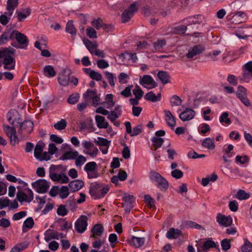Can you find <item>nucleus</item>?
<instances>
[{"instance_id":"nucleus-1","label":"nucleus","mask_w":252,"mask_h":252,"mask_svg":"<svg viewBox=\"0 0 252 252\" xmlns=\"http://www.w3.org/2000/svg\"><path fill=\"white\" fill-rule=\"evenodd\" d=\"M15 50L11 48H1L0 58H3V67L5 69L12 70L15 68V61L11 55L15 53Z\"/></svg>"},{"instance_id":"nucleus-2","label":"nucleus","mask_w":252,"mask_h":252,"mask_svg":"<svg viewBox=\"0 0 252 252\" xmlns=\"http://www.w3.org/2000/svg\"><path fill=\"white\" fill-rule=\"evenodd\" d=\"M149 178L151 182L157 186L160 190L165 191L168 189V181L159 173L151 171L149 173Z\"/></svg>"},{"instance_id":"nucleus-3","label":"nucleus","mask_w":252,"mask_h":252,"mask_svg":"<svg viewBox=\"0 0 252 252\" xmlns=\"http://www.w3.org/2000/svg\"><path fill=\"white\" fill-rule=\"evenodd\" d=\"M109 190L107 185L100 184H92L90 185L89 193L95 199L104 196Z\"/></svg>"},{"instance_id":"nucleus-4","label":"nucleus","mask_w":252,"mask_h":252,"mask_svg":"<svg viewBox=\"0 0 252 252\" xmlns=\"http://www.w3.org/2000/svg\"><path fill=\"white\" fill-rule=\"evenodd\" d=\"M60 165H51L49 168V177L53 181L61 184H65L69 182L68 177L64 173L57 174L56 171Z\"/></svg>"},{"instance_id":"nucleus-5","label":"nucleus","mask_w":252,"mask_h":252,"mask_svg":"<svg viewBox=\"0 0 252 252\" xmlns=\"http://www.w3.org/2000/svg\"><path fill=\"white\" fill-rule=\"evenodd\" d=\"M84 171L87 173L89 179H96L99 176L97 171V164L95 161L87 162L84 167Z\"/></svg>"},{"instance_id":"nucleus-6","label":"nucleus","mask_w":252,"mask_h":252,"mask_svg":"<svg viewBox=\"0 0 252 252\" xmlns=\"http://www.w3.org/2000/svg\"><path fill=\"white\" fill-rule=\"evenodd\" d=\"M44 147L45 144L40 141H39L35 146L34 150V156L39 161H47L50 159L49 154L47 152H43Z\"/></svg>"},{"instance_id":"nucleus-7","label":"nucleus","mask_w":252,"mask_h":252,"mask_svg":"<svg viewBox=\"0 0 252 252\" xmlns=\"http://www.w3.org/2000/svg\"><path fill=\"white\" fill-rule=\"evenodd\" d=\"M82 145L85 149L83 151L84 154L89 155L92 158L96 157L98 155V150L92 142L83 140Z\"/></svg>"},{"instance_id":"nucleus-8","label":"nucleus","mask_w":252,"mask_h":252,"mask_svg":"<svg viewBox=\"0 0 252 252\" xmlns=\"http://www.w3.org/2000/svg\"><path fill=\"white\" fill-rule=\"evenodd\" d=\"M122 113L121 106L119 105H117L114 110L111 111L110 113L109 112L107 118L114 125L116 126H119L120 124L118 121H116V120L121 116Z\"/></svg>"},{"instance_id":"nucleus-9","label":"nucleus","mask_w":252,"mask_h":252,"mask_svg":"<svg viewBox=\"0 0 252 252\" xmlns=\"http://www.w3.org/2000/svg\"><path fill=\"white\" fill-rule=\"evenodd\" d=\"M88 220V217L85 215L81 216L77 220L75 223V228L78 233H82L87 229Z\"/></svg>"},{"instance_id":"nucleus-10","label":"nucleus","mask_w":252,"mask_h":252,"mask_svg":"<svg viewBox=\"0 0 252 252\" xmlns=\"http://www.w3.org/2000/svg\"><path fill=\"white\" fill-rule=\"evenodd\" d=\"M32 186L39 193L46 192L49 188V183L44 179H39L32 183Z\"/></svg>"},{"instance_id":"nucleus-11","label":"nucleus","mask_w":252,"mask_h":252,"mask_svg":"<svg viewBox=\"0 0 252 252\" xmlns=\"http://www.w3.org/2000/svg\"><path fill=\"white\" fill-rule=\"evenodd\" d=\"M3 128L7 136L10 138L11 144L15 145L18 144L19 141L16 136L15 129L5 125H3Z\"/></svg>"},{"instance_id":"nucleus-12","label":"nucleus","mask_w":252,"mask_h":252,"mask_svg":"<svg viewBox=\"0 0 252 252\" xmlns=\"http://www.w3.org/2000/svg\"><path fill=\"white\" fill-rule=\"evenodd\" d=\"M139 83L148 89H152L157 86L152 77L149 75H145L140 78Z\"/></svg>"},{"instance_id":"nucleus-13","label":"nucleus","mask_w":252,"mask_h":252,"mask_svg":"<svg viewBox=\"0 0 252 252\" xmlns=\"http://www.w3.org/2000/svg\"><path fill=\"white\" fill-rule=\"evenodd\" d=\"M236 96L246 106H249L251 103L247 96V90L242 86H239L236 92Z\"/></svg>"},{"instance_id":"nucleus-14","label":"nucleus","mask_w":252,"mask_h":252,"mask_svg":"<svg viewBox=\"0 0 252 252\" xmlns=\"http://www.w3.org/2000/svg\"><path fill=\"white\" fill-rule=\"evenodd\" d=\"M70 74L65 69L61 71L58 77V83L62 87L67 86L70 83Z\"/></svg>"},{"instance_id":"nucleus-15","label":"nucleus","mask_w":252,"mask_h":252,"mask_svg":"<svg viewBox=\"0 0 252 252\" xmlns=\"http://www.w3.org/2000/svg\"><path fill=\"white\" fill-rule=\"evenodd\" d=\"M233 149L234 146L232 144L225 145L223 146L222 159L225 163H229L230 160L229 159L235 155Z\"/></svg>"},{"instance_id":"nucleus-16","label":"nucleus","mask_w":252,"mask_h":252,"mask_svg":"<svg viewBox=\"0 0 252 252\" xmlns=\"http://www.w3.org/2000/svg\"><path fill=\"white\" fill-rule=\"evenodd\" d=\"M216 221L220 225L225 227L230 226L233 222L232 219L230 216H226L220 213L217 214Z\"/></svg>"},{"instance_id":"nucleus-17","label":"nucleus","mask_w":252,"mask_h":252,"mask_svg":"<svg viewBox=\"0 0 252 252\" xmlns=\"http://www.w3.org/2000/svg\"><path fill=\"white\" fill-rule=\"evenodd\" d=\"M137 6L135 3L131 4L122 14L123 22L124 23L128 22L133 16L134 12L137 11Z\"/></svg>"},{"instance_id":"nucleus-18","label":"nucleus","mask_w":252,"mask_h":252,"mask_svg":"<svg viewBox=\"0 0 252 252\" xmlns=\"http://www.w3.org/2000/svg\"><path fill=\"white\" fill-rule=\"evenodd\" d=\"M196 112L190 108H186L185 110L179 114L180 119L183 122L189 121L193 119L195 116Z\"/></svg>"},{"instance_id":"nucleus-19","label":"nucleus","mask_w":252,"mask_h":252,"mask_svg":"<svg viewBox=\"0 0 252 252\" xmlns=\"http://www.w3.org/2000/svg\"><path fill=\"white\" fill-rule=\"evenodd\" d=\"M204 50V47L201 45H197L190 48L186 57L189 59H191L193 57L199 55Z\"/></svg>"},{"instance_id":"nucleus-20","label":"nucleus","mask_w":252,"mask_h":252,"mask_svg":"<svg viewBox=\"0 0 252 252\" xmlns=\"http://www.w3.org/2000/svg\"><path fill=\"white\" fill-rule=\"evenodd\" d=\"M125 125L127 133L129 134L131 136L137 135L142 132V126L140 125L133 127L132 130L131 127V124L129 122H126Z\"/></svg>"},{"instance_id":"nucleus-21","label":"nucleus","mask_w":252,"mask_h":252,"mask_svg":"<svg viewBox=\"0 0 252 252\" xmlns=\"http://www.w3.org/2000/svg\"><path fill=\"white\" fill-rule=\"evenodd\" d=\"M123 200L125 202L123 204V207L126 212L129 213L133 207L132 203L134 200V196L125 194L123 197Z\"/></svg>"},{"instance_id":"nucleus-22","label":"nucleus","mask_w":252,"mask_h":252,"mask_svg":"<svg viewBox=\"0 0 252 252\" xmlns=\"http://www.w3.org/2000/svg\"><path fill=\"white\" fill-rule=\"evenodd\" d=\"M12 35L16 39L19 44L25 46L28 45L29 40L26 36L24 34L21 33L18 31H13L12 33Z\"/></svg>"},{"instance_id":"nucleus-23","label":"nucleus","mask_w":252,"mask_h":252,"mask_svg":"<svg viewBox=\"0 0 252 252\" xmlns=\"http://www.w3.org/2000/svg\"><path fill=\"white\" fill-rule=\"evenodd\" d=\"M19 0H7L5 14L12 16L15 9L18 5Z\"/></svg>"},{"instance_id":"nucleus-24","label":"nucleus","mask_w":252,"mask_h":252,"mask_svg":"<svg viewBox=\"0 0 252 252\" xmlns=\"http://www.w3.org/2000/svg\"><path fill=\"white\" fill-rule=\"evenodd\" d=\"M145 242V238L133 236L129 240V244L130 246H133L135 248H139L144 244Z\"/></svg>"},{"instance_id":"nucleus-25","label":"nucleus","mask_w":252,"mask_h":252,"mask_svg":"<svg viewBox=\"0 0 252 252\" xmlns=\"http://www.w3.org/2000/svg\"><path fill=\"white\" fill-rule=\"evenodd\" d=\"M18 116V112L15 111V110H10L7 114V119L9 124L12 125H15V123H17L18 124H20L21 123L19 122V118L18 119L17 121V119Z\"/></svg>"},{"instance_id":"nucleus-26","label":"nucleus","mask_w":252,"mask_h":252,"mask_svg":"<svg viewBox=\"0 0 252 252\" xmlns=\"http://www.w3.org/2000/svg\"><path fill=\"white\" fill-rule=\"evenodd\" d=\"M52 239H59V233L53 230L48 229L44 233V240L49 242Z\"/></svg>"},{"instance_id":"nucleus-27","label":"nucleus","mask_w":252,"mask_h":252,"mask_svg":"<svg viewBox=\"0 0 252 252\" xmlns=\"http://www.w3.org/2000/svg\"><path fill=\"white\" fill-rule=\"evenodd\" d=\"M84 186V182L81 180H76L70 182L68 186L72 192L81 189Z\"/></svg>"},{"instance_id":"nucleus-28","label":"nucleus","mask_w":252,"mask_h":252,"mask_svg":"<svg viewBox=\"0 0 252 252\" xmlns=\"http://www.w3.org/2000/svg\"><path fill=\"white\" fill-rule=\"evenodd\" d=\"M164 113L165 115V120L167 125L172 128L176 126V121L174 117L169 110H164Z\"/></svg>"},{"instance_id":"nucleus-29","label":"nucleus","mask_w":252,"mask_h":252,"mask_svg":"<svg viewBox=\"0 0 252 252\" xmlns=\"http://www.w3.org/2000/svg\"><path fill=\"white\" fill-rule=\"evenodd\" d=\"M103 230V227L101 224H95L92 229L91 237L96 239L98 237L101 236Z\"/></svg>"},{"instance_id":"nucleus-30","label":"nucleus","mask_w":252,"mask_h":252,"mask_svg":"<svg viewBox=\"0 0 252 252\" xmlns=\"http://www.w3.org/2000/svg\"><path fill=\"white\" fill-rule=\"evenodd\" d=\"M95 120L97 126L100 128H107L109 126V123L106 121L105 117L96 115L95 116Z\"/></svg>"},{"instance_id":"nucleus-31","label":"nucleus","mask_w":252,"mask_h":252,"mask_svg":"<svg viewBox=\"0 0 252 252\" xmlns=\"http://www.w3.org/2000/svg\"><path fill=\"white\" fill-rule=\"evenodd\" d=\"M245 20V14L241 11L235 13L231 18L232 23L237 24L243 22Z\"/></svg>"},{"instance_id":"nucleus-32","label":"nucleus","mask_w":252,"mask_h":252,"mask_svg":"<svg viewBox=\"0 0 252 252\" xmlns=\"http://www.w3.org/2000/svg\"><path fill=\"white\" fill-rule=\"evenodd\" d=\"M182 235V232L178 229L174 228H171L167 232L166 236L169 239H177Z\"/></svg>"},{"instance_id":"nucleus-33","label":"nucleus","mask_w":252,"mask_h":252,"mask_svg":"<svg viewBox=\"0 0 252 252\" xmlns=\"http://www.w3.org/2000/svg\"><path fill=\"white\" fill-rule=\"evenodd\" d=\"M115 102L113 100V95L111 94H107L105 98V101L101 104L106 108L110 109L115 105Z\"/></svg>"},{"instance_id":"nucleus-34","label":"nucleus","mask_w":252,"mask_h":252,"mask_svg":"<svg viewBox=\"0 0 252 252\" xmlns=\"http://www.w3.org/2000/svg\"><path fill=\"white\" fill-rule=\"evenodd\" d=\"M31 14V10L29 8L23 9L21 10L16 11V14L19 21H22L28 17Z\"/></svg>"},{"instance_id":"nucleus-35","label":"nucleus","mask_w":252,"mask_h":252,"mask_svg":"<svg viewBox=\"0 0 252 252\" xmlns=\"http://www.w3.org/2000/svg\"><path fill=\"white\" fill-rule=\"evenodd\" d=\"M78 152L76 151H69L65 152L61 157L62 160L75 159L78 156Z\"/></svg>"},{"instance_id":"nucleus-36","label":"nucleus","mask_w":252,"mask_h":252,"mask_svg":"<svg viewBox=\"0 0 252 252\" xmlns=\"http://www.w3.org/2000/svg\"><path fill=\"white\" fill-rule=\"evenodd\" d=\"M202 145L203 147L208 150H213L215 147L214 139L209 137L205 138L203 139Z\"/></svg>"},{"instance_id":"nucleus-37","label":"nucleus","mask_w":252,"mask_h":252,"mask_svg":"<svg viewBox=\"0 0 252 252\" xmlns=\"http://www.w3.org/2000/svg\"><path fill=\"white\" fill-rule=\"evenodd\" d=\"M43 74L47 77L52 78L56 75V71L52 66L48 65L44 67Z\"/></svg>"},{"instance_id":"nucleus-38","label":"nucleus","mask_w":252,"mask_h":252,"mask_svg":"<svg viewBox=\"0 0 252 252\" xmlns=\"http://www.w3.org/2000/svg\"><path fill=\"white\" fill-rule=\"evenodd\" d=\"M161 94L158 93L157 95H156L153 92H150L148 93L145 95V98L146 100L152 101V102H156L158 101H159L161 99Z\"/></svg>"},{"instance_id":"nucleus-39","label":"nucleus","mask_w":252,"mask_h":252,"mask_svg":"<svg viewBox=\"0 0 252 252\" xmlns=\"http://www.w3.org/2000/svg\"><path fill=\"white\" fill-rule=\"evenodd\" d=\"M33 123L31 121H25L20 125L21 130H25L27 133L31 132L32 130Z\"/></svg>"},{"instance_id":"nucleus-40","label":"nucleus","mask_w":252,"mask_h":252,"mask_svg":"<svg viewBox=\"0 0 252 252\" xmlns=\"http://www.w3.org/2000/svg\"><path fill=\"white\" fill-rule=\"evenodd\" d=\"M34 224V221L32 217L27 218L24 221L22 226L23 232H26L29 229H31Z\"/></svg>"},{"instance_id":"nucleus-41","label":"nucleus","mask_w":252,"mask_h":252,"mask_svg":"<svg viewBox=\"0 0 252 252\" xmlns=\"http://www.w3.org/2000/svg\"><path fill=\"white\" fill-rule=\"evenodd\" d=\"M158 77L164 84H167L169 82L170 76L165 71H159L158 73Z\"/></svg>"},{"instance_id":"nucleus-42","label":"nucleus","mask_w":252,"mask_h":252,"mask_svg":"<svg viewBox=\"0 0 252 252\" xmlns=\"http://www.w3.org/2000/svg\"><path fill=\"white\" fill-rule=\"evenodd\" d=\"M151 141L152 142V146L154 147V150H157V149L161 147L163 143V139L158 137H153Z\"/></svg>"},{"instance_id":"nucleus-43","label":"nucleus","mask_w":252,"mask_h":252,"mask_svg":"<svg viewBox=\"0 0 252 252\" xmlns=\"http://www.w3.org/2000/svg\"><path fill=\"white\" fill-rule=\"evenodd\" d=\"M74 160L76 166L80 168L87 161V158L85 156L79 154Z\"/></svg>"},{"instance_id":"nucleus-44","label":"nucleus","mask_w":252,"mask_h":252,"mask_svg":"<svg viewBox=\"0 0 252 252\" xmlns=\"http://www.w3.org/2000/svg\"><path fill=\"white\" fill-rule=\"evenodd\" d=\"M104 73L109 85L111 87H114L115 85V80H116V78L115 75L113 73L108 71H105Z\"/></svg>"},{"instance_id":"nucleus-45","label":"nucleus","mask_w":252,"mask_h":252,"mask_svg":"<svg viewBox=\"0 0 252 252\" xmlns=\"http://www.w3.org/2000/svg\"><path fill=\"white\" fill-rule=\"evenodd\" d=\"M220 122L223 124L224 123L226 125H229L231 124V122L230 119L228 118V112H223L219 119Z\"/></svg>"},{"instance_id":"nucleus-46","label":"nucleus","mask_w":252,"mask_h":252,"mask_svg":"<svg viewBox=\"0 0 252 252\" xmlns=\"http://www.w3.org/2000/svg\"><path fill=\"white\" fill-rule=\"evenodd\" d=\"M67 126V122L65 119H62L60 121L54 125L55 129L61 130L65 128Z\"/></svg>"},{"instance_id":"nucleus-47","label":"nucleus","mask_w":252,"mask_h":252,"mask_svg":"<svg viewBox=\"0 0 252 252\" xmlns=\"http://www.w3.org/2000/svg\"><path fill=\"white\" fill-rule=\"evenodd\" d=\"M59 194L62 199L66 198L69 194L68 188L66 186H62L59 189Z\"/></svg>"},{"instance_id":"nucleus-48","label":"nucleus","mask_w":252,"mask_h":252,"mask_svg":"<svg viewBox=\"0 0 252 252\" xmlns=\"http://www.w3.org/2000/svg\"><path fill=\"white\" fill-rule=\"evenodd\" d=\"M65 31L66 32L71 34L72 35L76 34V30L72 21H69L67 22L66 26Z\"/></svg>"},{"instance_id":"nucleus-49","label":"nucleus","mask_w":252,"mask_h":252,"mask_svg":"<svg viewBox=\"0 0 252 252\" xmlns=\"http://www.w3.org/2000/svg\"><path fill=\"white\" fill-rule=\"evenodd\" d=\"M94 142L96 144L103 147L109 146L110 143V142L107 139L100 137H97V140H94Z\"/></svg>"},{"instance_id":"nucleus-50","label":"nucleus","mask_w":252,"mask_h":252,"mask_svg":"<svg viewBox=\"0 0 252 252\" xmlns=\"http://www.w3.org/2000/svg\"><path fill=\"white\" fill-rule=\"evenodd\" d=\"M96 94V93L95 91L88 90L83 94V97L85 100L87 102L88 101L92 100Z\"/></svg>"},{"instance_id":"nucleus-51","label":"nucleus","mask_w":252,"mask_h":252,"mask_svg":"<svg viewBox=\"0 0 252 252\" xmlns=\"http://www.w3.org/2000/svg\"><path fill=\"white\" fill-rule=\"evenodd\" d=\"M249 161V158L247 156L237 155L235 158V162L237 164H243Z\"/></svg>"},{"instance_id":"nucleus-52","label":"nucleus","mask_w":252,"mask_h":252,"mask_svg":"<svg viewBox=\"0 0 252 252\" xmlns=\"http://www.w3.org/2000/svg\"><path fill=\"white\" fill-rule=\"evenodd\" d=\"M118 78L119 82L120 84H125L127 83L128 80L129 79V76L128 74L124 72H121L119 74Z\"/></svg>"},{"instance_id":"nucleus-53","label":"nucleus","mask_w":252,"mask_h":252,"mask_svg":"<svg viewBox=\"0 0 252 252\" xmlns=\"http://www.w3.org/2000/svg\"><path fill=\"white\" fill-rule=\"evenodd\" d=\"M249 197V194L247 193L244 190L240 189L237 192L236 198L239 200H245L248 199Z\"/></svg>"},{"instance_id":"nucleus-54","label":"nucleus","mask_w":252,"mask_h":252,"mask_svg":"<svg viewBox=\"0 0 252 252\" xmlns=\"http://www.w3.org/2000/svg\"><path fill=\"white\" fill-rule=\"evenodd\" d=\"M132 92L134 95H135V97L137 99H140L142 97L144 94L142 89L138 85H136L135 86V88L133 90Z\"/></svg>"},{"instance_id":"nucleus-55","label":"nucleus","mask_w":252,"mask_h":252,"mask_svg":"<svg viewBox=\"0 0 252 252\" xmlns=\"http://www.w3.org/2000/svg\"><path fill=\"white\" fill-rule=\"evenodd\" d=\"M27 245L24 243H19L13 247L10 252H20L27 248Z\"/></svg>"},{"instance_id":"nucleus-56","label":"nucleus","mask_w":252,"mask_h":252,"mask_svg":"<svg viewBox=\"0 0 252 252\" xmlns=\"http://www.w3.org/2000/svg\"><path fill=\"white\" fill-rule=\"evenodd\" d=\"M182 102L181 99L176 95H173L170 99V104L172 106H180Z\"/></svg>"},{"instance_id":"nucleus-57","label":"nucleus","mask_w":252,"mask_h":252,"mask_svg":"<svg viewBox=\"0 0 252 252\" xmlns=\"http://www.w3.org/2000/svg\"><path fill=\"white\" fill-rule=\"evenodd\" d=\"M198 130L200 134L204 135L206 133L210 130V126L207 124H202L199 126Z\"/></svg>"},{"instance_id":"nucleus-58","label":"nucleus","mask_w":252,"mask_h":252,"mask_svg":"<svg viewBox=\"0 0 252 252\" xmlns=\"http://www.w3.org/2000/svg\"><path fill=\"white\" fill-rule=\"evenodd\" d=\"M165 44L166 41L164 39H159L155 43L154 48L156 50L160 51L163 48Z\"/></svg>"},{"instance_id":"nucleus-59","label":"nucleus","mask_w":252,"mask_h":252,"mask_svg":"<svg viewBox=\"0 0 252 252\" xmlns=\"http://www.w3.org/2000/svg\"><path fill=\"white\" fill-rule=\"evenodd\" d=\"M87 36L90 38H96L97 37L96 31L92 27H88L86 29Z\"/></svg>"},{"instance_id":"nucleus-60","label":"nucleus","mask_w":252,"mask_h":252,"mask_svg":"<svg viewBox=\"0 0 252 252\" xmlns=\"http://www.w3.org/2000/svg\"><path fill=\"white\" fill-rule=\"evenodd\" d=\"M105 242L104 238L96 239L92 243V247L94 249H99Z\"/></svg>"},{"instance_id":"nucleus-61","label":"nucleus","mask_w":252,"mask_h":252,"mask_svg":"<svg viewBox=\"0 0 252 252\" xmlns=\"http://www.w3.org/2000/svg\"><path fill=\"white\" fill-rule=\"evenodd\" d=\"M80 95L78 93H74L71 94L68 98V102L71 104H75L78 100Z\"/></svg>"},{"instance_id":"nucleus-62","label":"nucleus","mask_w":252,"mask_h":252,"mask_svg":"<svg viewBox=\"0 0 252 252\" xmlns=\"http://www.w3.org/2000/svg\"><path fill=\"white\" fill-rule=\"evenodd\" d=\"M84 43L90 52L92 54H93V53H94V50L96 48V46L94 45V44L91 41L88 39L84 40Z\"/></svg>"},{"instance_id":"nucleus-63","label":"nucleus","mask_w":252,"mask_h":252,"mask_svg":"<svg viewBox=\"0 0 252 252\" xmlns=\"http://www.w3.org/2000/svg\"><path fill=\"white\" fill-rule=\"evenodd\" d=\"M10 38L9 32H4L0 37V45H3L7 43Z\"/></svg>"},{"instance_id":"nucleus-64","label":"nucleus","mask_w":252,"mask_h":252,"mask_svg":"<svg viewBox=\"0 0 252 252\" xmlns=\"http://www.w3.org/2000/svg\"><path fill=\"white\" fill-rule=\"evenodd\" d=\"M243 252H252V243L249 241H246L242 247Z\"/></svg>"}]
</instances>
